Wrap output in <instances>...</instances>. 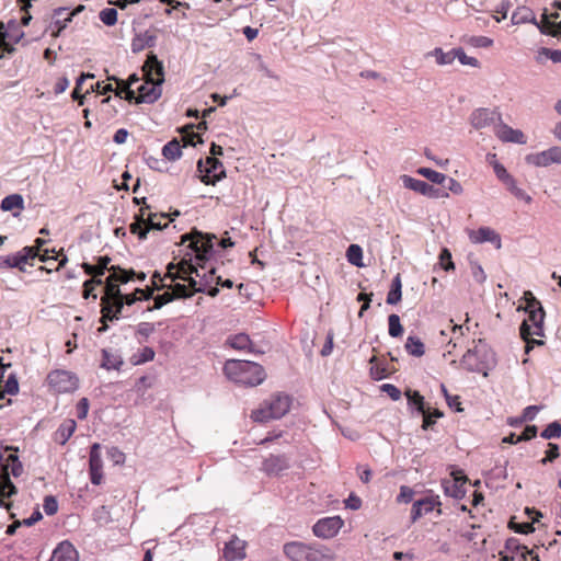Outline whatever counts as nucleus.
Instances as JSON below:
<instances>
[{
  "label": "nucleus",
  "mask_w": 561,
  "mask_h": 561,
  "mask_svg": "<svg viewBox=\"0 0 561 561\" xmlns=\"http://www.w3.org/2000/svg\"><path fill=\"white\" fill-rule=\"evenodd\" d=\"M145 82L137 88L136 103H153L161 96V84L164 81L163 65L153 54H149L142 67Z\"/></svg>",
  "instance_id": "1"
},
{
  "label": "nucleus",
  "mask_w": 561,
  "mask_h": 561,
  "mask_svg": "<svg viewBox=\"0 0 561 561\" xmlns=\"http://www.w3.org/2000/svg\"><path fill=\"white\" fill-rule=\"evenodd\" d=\"M225 375L232 381L245 386H257L265 379L261 365L251 360L229 359L224 366Z\"/></svg>",
  "instance_id": "2"
},
{
  "label": "nucleus",
  "mask_w": 561,
  "mask_h": 561,
  "mask_svg": "<svg viewBox=\"0 0 561 561\" xmlns=\"http://www.w3.org/2000/svg\"><path fill=\"white\" fill-rule=\"evenodd\" d=\"M461 366L468 371L483 373L495 365V355L490 346L482 340L474 342V345L465 353L460 362Z\"/></svg>",
  "instance_id": "3"
},
{
  "label": "nucleus",
  "mask_w": 561,
  "mask_h": 561,
  "mask_svg": "<svg viewBox=\"0 0 561 561\" xmlns=\"http://www.w3.org/2000/svg\"><path fill=\"white\" fill-rule=\"evenodd\" d=\"M528 313V318L523 321L519 328V333L522 339L525 341V352L529 353L534 345H542L543 342L541 340H535L531 336H542L543 335V319L545 311L543 308H533L529 310H525Z\"/></svg>",
  "instance_id": "4"
},
{
  "label": "nucleus",
  "mask_w": 561,
  "mask_h": 561,
  "mask_svg": "<svg viewBox=\"0 0 561 561\" xmlns=\"http://www.w3.org/2000/svg\"><path fill=\"white\" fill-rule=\"evenodd\" d=\"M290 408V399L285 394H275L265 400L261 407L254 410L251 417L255 422H267L273 419H280Z\"/></svg>",
  "instance_id": "5"
},
{
  "label": "nucleus",
  "mask_w": 561,
  "mask_h": 561,
  "mask_svg": "<svg viewBox=\"0 0 561 561\" xmlns=\"http://www.w3.org/2000/svg\"><path fill=\"white\" fill-rule=\"evenodd\" d=\"M112 273L105 280V295L102 298L123 300V294L118 287V283L126 284L136 276L135 271L122 270L118 266H111Z\"/></svg>",
  "instance_id": "6"
},
{
  "label": "nucleus",
  "mask_w": 561,
  "mask_h": 561,
  "mask_svg": "<svg viewBox=\"0 0 561 561\" xmlns=\"http://www.w3.org/2000/svg\"><path fill=\"white\" fill-rule=\"evenodd\" d=\"M47 383L50 389L58 393L72 392L78 388V377L68 370L56 369L48 374Z\"/></svg>",
  "instance_id": "7"
},
{
  "label": "nucleus",
  "mask_w": 561,
  "mask_h": 561,
  "mask_svg": "<svg viewBox=\"0 0 561 561\" xmlns=\"http://www.w3.org/2000/svg\"><path fill=\"white\" fill-rule=\"evenodd\" d=\"M175 268V264L170 263L168 265V273L165 274V277L174 279H182L188 283V286L193 289V291H204L205 289L203 287L197 286V280L195 277L192 276V274H195L196 277H201V274L195 265H193L191 262H187L185 260L181 261L178 264V272L173 273L172 270Z\"/></svg>",
  "instance_id": "8"
},
{
  "label": "nucleus",
  "mask_w": 561,
  "mask_h": 561,
  "mask_svg": "<svg viewBox=\"0 0 561 561\" xmlns=\"http://www.w3.org/2000/svg\"><path fill=\"white\" fill-rule=\"evenodd\" d=\"M181 239L183 243L190 240L188 247L196 253V257L204 260L213 250L214 240H216L217 237L215 234L194 231L192 234H183Z\"/></svg>",
  "instance_id": "9"
},
{
  "label": "nucleus",
  "mask_w": 561,
  "mask_h": 561,
  "mask_svg": "<svg viewBox=\"0 0 561 561\" xmlns=\"http://www.w3.org/2000/svg\"><path fill=\"white\" fill-rule=\"evenodd\" d=\"M197 170L202 174L201 181L207 185L215 184L225 176L224 165L215 157L206 158L205 162L199 160L197 163Z\"/></svg>",
  "instance_id": "10"
},
{
  "label": "nucleus",
  "mask_w": 561,
  "mask_h": 561,
  "mask_svg": "<svg viewBox=\"0 0 561 561\" xmlns=\"http://www.w3.org/2000/svg\"><path fill=\"white\" fill-rule=\"evenodd\" d=\"M529 165L537 168H547L551 164H561V147L552 146L540 152L529 153L525 157Z\"/></svg>",
  "instance_id": "11"
},
{
  "label": "nucleus",
  "mask_w": 561,
  "mask_h": 561,
  "mask_svg": "<svg viewBox=\"0 0 561 561\" xmlns=\"http://www.w3.org/2000/svg\"><path fill=\"white\" fill-rule=\"evenodd\" d=\"M18 448L13 446H5L0 449V465L5 473V477L0 479H9V474L20 477L23 472V466L16 455Z\"/></svg>",
  "instance_id": "12"
},
{
  "label": "nucleus",
  "mask_w": 561,
  "mask_h": 561,
  "mask_svg": "<svg viewBox=\"0 0 561 561\" xmlns=\"http://www.w3.org/2000/svg\"><path fill=\"white\" fill-rule=\"evenodd\" d=\"M501 113L485 107L476 108L470 115V124L474 129L496 125L501 121Z\"/></svg>",
  "instance_id": "13"
},
{
  "label": "nucleus",
  "mask_w": 561,
  "mask_h": 561,
  "mask_svg": "<svg viewBox=\"0 0 561 561\" xmlns=\"http://www.w3.org/2000/svg\"><path fill=\"white\" fill-rule=\"evenodd\" d=\"M344 522L340 516L325 517L313 525L314 536L323 539L334 537L343 527Z\"/></svg>",
  "instance_id": "14"
},
{
  "label": "nucleus",
  "mask_w": 561,
  "mask_h": 561,
  "mask_svg": "<svg viewBox=\"0 0 561 561\" xmlns=\"http://www.w3.org/2000/svg\"><path fill=\"white\" fill-rule=\"evenodd\" d=\"M100 444L94 443L91 446L89 470L91 482L95 485L102 483L103 480V460L100 453Z\"/></svg>",
  "instance_id": "15"
},
{
  "label": "nucleus",
  "mask_w": 561,
  "mask_h": 561,
  "mask_svg": "<svg viewBox=\"0 0 561 561\" xmlns=\"http://www.w3.org/2000/svg\"><path fill=\"white\" fill-rule=\"evenodd\" d=\"M496 137L504 142L525 145L527 142L525 134L519 129H514L501 119L494 128Z\"/></svg>",
  "instance_id": "16"
},
{
  "label": "nucleus",
  "mask_w": 561,
  "mask_h": 561,
  "mask_svg": "<svg viewBox=\"0 0 561 561\" xmlns=\"http://www.w3.org/2000/svg\"><path fill=\"white\" fill-rule=\"evenodd\" d=\"M402 184L405 188L412 190L414 192H417L424 196L434 197L437 198L440 196L439 190L435 188L433 185L414 179L410 175H402L401 176Z\"/></svg>",
  "instance_id": "17"
},
{
  "label": "nucleus",
  "mask_w": 561,
  "mask_h": 561,
  "mask_svg": "<svg viewBox=\"0 0 561 561\" xmlns=\"http://www.w3.org/2000/svg\"><path fill=\"white\" fill-rule=\"evenodd\" d=\"M289 468V458L286 455H270L262 463V470L268 476H278Z\"/></svg>",
  "instance_id": "18"
},
{
  "label": "nucleus",
  "mask_w": 561,
  "mask_h": 561,
  "mask_svg": "<svg viewBox=\"0 0 561 561\" xmlns=\"http://www.w3.org/2000/svg\"><path fill=\"white\" fill-rule=\"evenodd\" d=\"M440 505V501L438 496H426L424 499L417 500L413 503L411 511V519L412 523H415L423 515L431 513L436 506Z\"/></svg>",
  "instance_id": "19"
},
{
  "label": "nucleus",
  "mask_w": 561,
  "mask_h": 561,
  "mask_svg": "<svg viewBox=\"0 0 561 561\" xmlns=\"http://www.w3.org/2000/svg\"><path fill=\"white\" fill-rule=\"evenodd\" d=\"M245 541L233 536L225 546L224 557L227 561L243 560L245 558Z\"/></svg>",
  "instance_id": "20"
},
{
  "label": "nucleus",
  "mask_w": 561,
  "mask_h": 561,
  "mask_svg": "<svg viewBox=\"0 0 561 561\" xmlns=\"http://www.w3.org/2000/svg\"><path fill=\"white\" fill-rule=\"evenodd\" d=\"M512 23L515 25L531 23L536 25L541 33H546L543 28V19L538 22L533 10L527 7H518L512 14Z\"/></svg>",
  "instance_id": "21"
},
{
  "label": "nucleus",
  "mask_w": 561,
  "mask_h": 561,
  "mask_svg": "<svg viewBox=\"0 0 561 561\" xmlns=\"http://www.w3.org/2000/svg\"><path fill=\"white\" fill-rule=\"evenodd\" d=\"M469 239L473 243L491 242L495 244L497 249L501 248V238L499 233L489 227H481L478 230L470 231Z\"/></svg>",
  "instance_id": "22"
},
{
  "label": "nucleus",
  "mask_w": 561,
  "mask_h": 561,
  "mask_svg": "<svg viewBox=\"0 0 561 561\" xmlns=\"http://www.w3.org/2000/svg\"><path fill=\"white\" fill-rule=\"evenodd\" d=\"M157 36L153 31L147 30L138 33L131 39L130 48L134 54L140 53L146 48H151L156 45Z\"/></svg>",
  "instance_id": "23"
},
{
  "label": "nucleus",
  "mask_w": 561,
  "mask_h": 561,
  "mask_svg": "<svg viewBox=\"0 0 561 561\" xmlns=\"http://www.w3.org/2000/svg\"><path fill=\"white\" fill-rule=\"evenodd\" d=\"M102 305V322L113 321L118 319V314L123 309V300L101 298Z\"/></svg>",
  "instance_id": "24"
},
{
  "label": "nucleus",
  "mask_w": 561,
  "mask_h": 561,
  "mask_svg": "<svg viewBox=\"0 0 561 561\" xmlns=\"http://www.w3.org/2000/svg\"><path fill=\"white\" fill-rule=\"evenodd\" d=\"M465 482H466L465 477H457V476H455L454 479L444 480L443 481L444 493L447 496H450L453 499H457V500L462 499L466 494V491L463 489Z\"/></svg>",
  "instance_id": "25"
},
{
  "label": "nucleus",
  "mask_w": 561,
  "mask_h": 561,
  "mask_svg": "<svg viewBox=\"0 0 561 561\" xmlns=\"http://www.w3.org/2000/svg\"><path fill=\"white\" fill-rule=\"evenodd\" d=\"M49 561H78V552L69 541H62L55 548Z\"/></svg>",
  "instance_id": "26"
},
{
  "label": "nucleus",
  "mask_w": 561,
  "mask_h": 561,
  "mask_svg": "<svg viewBox=\"0 0 561 561\" xmlns=\"http://www.w3.org/2000/svg\"><path fill=\"white\" fill-rule=\"evenodd\" d=\"M308 546L309 545L299 541L288 542L284 546V553L291 561H306V552L308 550Z\"/></svg>",
  "instance_id": "27"
},
{
  "label": "nucleus",
  "mask_w": 561,
  "mask_h": 561,
  "mask_svg": "<svg viewBox=\"0 0 561 561\" xmlns=\"http://www.w3.org/2000/svg\"><path fill=\"white\" fill-rule=\"evenodd\" d=\"M77 427L75 420L69 419L64 421L55 434V440L61 445H65L68 439L72 436Z\"/></svg>",
  "instance_id": "28"
},
{
  "label": "nucleus",
  "mask_w": 561,
  "mask_h": 561,
  "mask_svg": "<svg viewBox=\"0 0 561 561\" xmlns=\"http://www.w3.org/2000/svg\"><path fill=\"white\" fill-rule=\"evenodd\" d=\"M0 208L3 211L18 210V213L13 214L14 216H18L19 213L24 209V199L20 194L8 195L1 201Z\"/></svg>",
  "instance_id": "29"
},
{
  "label": "nucleus",
  "mask_w": 561,
  "mask_h": 561,
  "mask_svg": "<svg viewBox=\"0 0 561 561\" xmlns=\"http://www.w3.org/2000/svg\"><path fill=\"white\" fill-rule=\"evenodd\" d=\"M145 209H140V214L136 216V221L133 222L129 227L130 232L137 234L140 240H145L147 238L148 228L147 221L145 219Z\"/></svg>",
  "instance_id": "30"
},
{
  "label": "nucleus",
  "mask_w": 561,
  "mask_h": 561,
  "mask_svg": "<svg viewBox=\"0 0 561 561\" xmlns=\"http://www.w3.org/2000/svg\"><path fill=\"white\" fill-rule=\"evenodd\" d=\"M110 262L111 259L108 256H100L98 260V265L83 263L82 267L87 274L103 275L105 271H110L112 273L111 267H108Z\"/></svg>",
  "instance_id": "31"
},
{
  "label": "nucleus",
  "mask_w": 561,
  "mask_h": 561,
  "mask_svg": "<svg viewBox=\"0 0 561 561\" xmlns=\"http://www.w3.org/2000/svg\"><path fill=\"white\" fill-rule=\"evenodd\" d=\"M426 57H434L439 66L450 65L455 60V48L446 53L442 48H435Z\"/></svg>",
  "instance_id": "32"
},
{
  "label": "nucleus",
  "mask_w": 561,
  "mask_h": 561,
  "mask_svg": "<svg viewBox=\"0 0 561 561\" xmlns=\"http://www.w3.org/2000/svg\"><path fill=\"white\" fill-rule=\"evenodd\" d=\"M405 350L410 355L415 357H421L425 353L423 342L419 337L412 335L408 336L407 339Z\"/></svg>",
  "instance_id": "33"
},
{
  "label": "nucleus",
  "mask_w": 561,
  "mask_h": 561,
  "mask_svg": "<svg viewBox=\"0 0 561 561\" xmlns=\"http://www.w3.org/2000/svg\"><path fill=\"white\" fill-rule=\"evenodd\" d=\"M103 362L102 367L106 369H119V367L123 365L122 357L108 350H103Z\"/></svg>",
  "instance_id": "34"
},
{
  "label": "nucleus",
  "mask_w": 561,
  "mask_h": 561,
  "mask_svg": "<svg viewBox=\"0 0 561 561\" xmlns=\"http://www.w3.org/2000/svg\"><path fill=\"white\" fill-rule=\"evenodd\" d=\"M401 288H402L401 277H400V274H397L394 276V278L392 279L391 289L387 296V304L396 305L401 300V296H402Z\"/></svg>",
  "instance_id": "35"
},
{
  "label": "nucleus",
  "mask_w": 561,
  "mask_h": 561,
  "mask_svg": "<svg viewBox=\"0 0 561 561\" xmlns=\"http://www.w3.org/2000/svg\"><path fill=\"white\" fill-rule=\"evenodd\" d=\"M181 145L176 139L165 144L162 148V154L171 161H175L182 156Z\"/></svg>",
  "instance_id": "36"
},
{
  "label": "nucleus",
  "mask_w": 561,
  "mask_h": 561,
  "mask_svg": "<svg viewBox=\"0 0 561 561\" xmlns=\"http://www.w3.org/2000/svg\"><path fill=\"white\" fill-rule=\"evenodd\" d=\"M306 561H332V559L328 550L309 545L306 552Z\"/></svg>",
  "instance_id": "37"
},
{
  "label": "nucleus",
  "mask_w": 561,
  "mask_h": 561,
  "mask_svg": "<svg viewBox=\"0 0 561 561\" xmlns=\"http://www.w3.org/2000/svg\"><path fill=\"white\" fill-rule=\"evenodd\" d=\"M228 344L239 351L250 350L251 341L247 334L240 333L228 339Z\"/></svg>",
  "instance_id": "38"
},
{
  "label": "nucleus",
  "mask_w": 561,
  "mask_h": 561,
  "mask_svg": "<svg viewBox=\"0 0 561 561\" xmlns=\"http://www.w3.org/2000/svg\"><path fill=\"white\" fill-rule=\"evenodd\" d=\"M346 257L348 262L357 267H362L363 264V250L358 244H351L346 251Z\"/></svg>",
  "instance_id": "39"
},
{
  "label": "nucleus",
  "mask_w": 561,
  "mask_h": 561,
  "mask_svg": "<svg viewBox=\"0 0 561 561\" xmlns=\"http://www.w3.org/2000/svg\"><path fill=\"white\" fill-rule=\"evenodd\" d=\"M417 173L422 176L426 178L432 183L436 184H444L447 180V176L444 173L437 172L435 170H432L430 168H420L417 170Z\"/></svg>",
  "instance_id": "40"
},
{
  "label": "nucleus",
  "mask_w": 561,
  "mask_h": 561,
  "mask_svg": "<svg viewBox=\"0 0 561 561\" xmlns=\"http://www.w3.org/2000/svg\"><path fill=\"white\" fill-rule=\"evenodd\" d=\"M405 397L408 399L409 405H414L419 412H424V410H425L424 398H423V396L420 394L419 391L409 389L405 391Z\"/></svg>",
  "instance_id": "41"
},
{
  "label": "nucleus",
  "mask_w": 561,
  "mask_h": 561,
  "mask_svg": "<svg viewBox=\"0 0 561 561\" xmlns=\"http://www.w3.org/2000/svg\"><path fill=\"white\" fill-rule=\"evenodd\" d=\"M21 259H18L16 254L8 256H0V268H19L21 272H25L26 268L21 264Z\"/></svg>",
  "instance_id": "42"
},
{
  "label": "nucleus",
  "mask_w": 561,
  "mask_h": 561,
  "mask_svg": "<svg viewBox=\"0 0 561 561\" xmlns=\"http://www.w3.org/2000/svg\"><path fill=\"white\" fill-rule=\"evenodd\" d=\"M542 18H543V28L546 30L545 34H550L553 37L559 36L561 34V21L560 22L549 21L547 10L543 11Z\"/></svg>",
  "instance_id": "43"
},
{
  "label": "nucleus",
  "mask_w": 561,
  "mask_h": 561,
  "mask_svg": "<svg viewBox=\"0 0 561 561\" xmlns=\"http://www.w3.org/2000/svg\"><path fill=\"white\" fill-rule=\"evenodd\" d=\"M389 335L398 337L403 333V327L401 325L400 318L398 314H390L388 317Z\"/></svg>",
  "instance_id": "44"
},
{
  "label": "nucleus",
  "mask_w": 561,
  "mask_h": 561,
  "mask_svg": "<svg viewBox=\"0 0 561 561\" xmlns=\"http://www.w3.org/2000/svg\"><path fill=\"white\" fill-rule=\"evenodd\" d=\"M506 186L508 188V191L518 199H523L524 202H526L527 204H530L531 203V197L522 188H519L516 184V181L513 179H511V181H508L506 183Z\"/></svg>",
  "instance_id": "45"
},
{
  "label": "nucleus",
  "mask_w": 561,
  "mask_h": 561,
  "mask_svg": "<svg viewBox=\"0 0 561 561\" xmlns=\"http://www.w3.org/2000/svg\"><path fill=\"white\" fill-rule=\"evenodd\" d=\"M154 354L156 353L151 347L146 346L133 356V363L135 365H139L150 362L154 358Z\"/></svg>",
  "instance_id": "46"
},
{
  "label": "nucleus",
  "mask_w": 561,
  "mask_h": 561,
  "mask_svg": "<svg viewBox=\"0 0 561 561\" xmlns=\"http://www.w3.org/2000/svg\"><path fill=\"white\" fill-rule=\"evenodd\" d=\"M100 20L107 26H113L117 22V10L114 8H105L99 14Z\"/></svg>",
  "instance_id": "47"
},
{
  "label": "nucleus",
  "mask_w": 561,
  "mask_h": 561,
  "mask_svg": "<svg viewBox=\"0 0 561 561\" xmlns=\"http://www.w3.org/2000/svg\"><path fill=\"white\" fill-rule=\"evenodd\" d=\"M18 259H21V264L25 267L30 260L35 259L38 253L37 249L34 247H24L22 250L15 253Z\"/></svg>",
  "instance_id": "48"
},
{
  "label": "nucleus",
  "mask_w": 561,
  "mask_h": 561,
  "mask_svg": "<svg viewBox=\"0 0 561 561\" xmlns=\"http://www.w3.org/2000/svg\"><path fill=\"white\" fill-rule=\"evenodd\" d=\"M88 78H94V75H91V73H82L78 79H77V82H76V87L71 93V96L73 100H77L79 102V105H83L84 103V95H81L80 94V90H81V85L82 83L84 82L85 79Z\"/></svg>",
  "instance_id": "49"
},
{
  "label": "nucleus",
  "mask_w": 561,
  "mask_h": 561,
  "mask_svg": "<svg viewBox=\"0 0 561 561\" xmlns=\"http://www.w3.org/2000/svg\"><path fill=\"white\" fill-rule=\"evenodd\" d=\"M458 59L461 65L470 67H479V60L474 57L466 55L462 48H455V59Z\"/></svg>",
  "instance_id": "50"
},
{
  "label": "nucleus",
  "mask_w": 561,
  "mask_h": 561,
  "mask_svg": "<svg viewBox=\"0 0 561 561\" xmlns=\"http://www.w3.org/2000/svg\"><path fill=\"white\" fill-rule=\"evenodd\" d=\"M541 437L545 439L558 438L561 436V424L559 422L550 423L542 432Z\"/></svg>",
  "instance_id": "51"
},
{
  "label": "nucleus",
  "mask_w": 561,
  "mask_h": 561,
  "mask_svg": "<svg viewBox=\"0 0 561 561\" xmlns=\"http://www.w3.org/2000/svg\"><path fill=\"white\" fill-rule=\"evenodd\" d=\"M16 492L14 484L10 479H0V495L3 497H9ZM3 505V502L0 500V507Z\"/></svg>",
  "instance_id": "52"
},
{
  "label": "nucleus",
  "mask_w": 561,
  "mask_h": 561,
  "mask_svg": "<svg viewBox=\"0 0 561 561\" xmlns=\"http://www.w3.org/2000/svg\"><path fill=\"white\" fill-rule=\"evenodd\" d=\"M440 388H442V391L445 396V399H446V402L448 404L449 408L451 409H455L457 412H461L462 411V408H461V402H460V398L458 396H451L448 393L446 387L444 385H440Z\"/></svg>",
  "instance_id": "53"
},
{
  "label": "nucleus",
  "mask_w": 561,
  "mask_h": 561,
  "mask_svg": "<svg viewBox=\"0 0 561 561\" xmlns=\"http://www.w3.org/2000/svg\"><path fill=\"white\" fill-rule=\"evenodd\" d=\"M470 270H471V275L477 283L482 284L485 282L486 275H485L482 266L478 262L471 261Z\"/></svg>",
  "instance_id": "54"
},
{
  "label": "nucleus",
  "mask_w": 561,
  "mask_h": 561,
  "mask_svg": "<svg viewBox=\"0 0 561 561\" xmlns=\"http://www.w3.org/2000/svg\"><path fill=\"white\" fill-rule=\"evenodd\" d=\"M162 218H164V215L159 216L157 214H149L148 218L146 219L148 231L150 229L162 230L163 228H165L167 224H164V225L161 224Z\"/></svg>",
  "instance_id": "55"
},
{
  "label": "nucleus",
  "mask_w": 561,
  "mask_h": 561,
  "mask_svg": "<svg viewBox=\"0 0 561 561\" xmlns=\"http://www.w3.org/2000/svg\"><path fill=\"white\" fill-rule=\"evenodd\" d=\"M439 262L445 271H451L455 268V264L451 260V253L448 249L444 248L439 253Z\"/></svg>",
  "instance_id": "56"
},
{
  "label": "nucleus",
  "mask_w": 561,
  "mask_h": 561,
  "mask_svg": "<svg viewBox=\"0 0 561 561\" xmlns=\"http://www.w3.org/2000/svg\"><path fill=\"white\" fill-rule=\"evenodd\" d=\"M43 510L48 516L56 514L58 511L57 500L51 495L46 496L44 499Z\"/></svg>",
  "instance_id": "57"
},
{
  "label": "nucleus",
  "mask_w": 561,
  "mask_h": 561,
  "mask_svg": "<svg viewBox=\"0 0 561 561\" xmlns=\"http://www.w3.org/2000/svg\"><path fill=\"white\" fill-rule=\"evenodd\" d=\"M19 392V382L15 375H10L5 381L2 393L14 396Z\"/></svg>",
  "instance_id": "58"
},
{
  "label": "nucleus",
  "mask_w": 561,
  "mask_h": 561,
  "mask_svg": "<svg viewBox=\"0 0 561 561\" xmlns=\"http://www.w3.org/2000/svg\"><path fill=\"white\" fill-rule=\"evenodd\" d=\"M414 491L410 486L402 485L400 488V493L397 496V501L399 503H410L413 500Z\"/></svg>",
  "instance_id": "59"
},
{
  "label": "nucleus",
  "mask_w": 561,
  "mask_h": 561,
  "mask_svg": "<svg viewBox=\"0 0 561 561\" xmlns=\"http://www.w3.org/2000/svg\"><path fill=\"white\" fill-rule=\"evenodd\" d=\"M494 173L497 179L501 180L504 184H506L513 176L506 171L503 164L495 162L493 164Z\"/></svg>",
  "instance_id": "60"
},
{
  "label": "nucleus",
  "mask_w": 561,
  "mask_h": 561,
  "mask_svg": "<svg viewBox=\"0 0 561 561\" xmlns=\"http://www.w3.org/2000/svg\"><path fill=\"white\" fill-rule=\"evenodd\" d=\"M107 456L115 465L125 462V454L117 447H111L107 450Z\"/></svg>",
  "instance_id": "61"
},
{
  "label": "nucleus",
  "mask_w": 561,
  "mask_h": 561,
  "mask_svg": "<svg viewBox=\"0 0 561 561\" xmlns=\"http://www.w3.org/2000/svg\"><path fill=\"white\" fill-rule=\"evenodd\" d=\"M173 299H174V295L169 291H167L162 295H158L153 298L154 305H153L152 309H160L161 307H163L168 302L172 301Z\"/></svg>",
  "instance_id": "62"
},
{
  "label": "nucleus",
  "mask_w": 561,
  "mask_h": 561,
  "mask_svg": "<svg viewBox=\"0 0 561 561\" xmlns=\"http://www.w3.org/2000/svg\"><path fill=\"white\" fill-rule=\"evenodd\" d=\"M548 447L549 449L547 450L546 457L541 459L542 465L551 462L559 457V447L557 444L549 443Z\"/></svg>",
  "instance_id": "63"
},
{
  "label": "nucleus",
  "mask_w": 561,
  "mask_h": 561,
  "mask_svg": "<svg viewBox=\"0 0 561 561\" xmlns=\"http://www.w3.org/2000/svg\"><path fill=\"white\" fill-rule=\"evenodd\" d=\"M442 185L445 188H447L448 191H450L451 193L457 194V195L461 194L463 191L461 184L453 178L447 176V180Z\"/></svg>",
  "instance_id": "64"
}]
</instances>
